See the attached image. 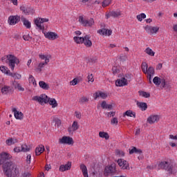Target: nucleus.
<instances>
[{"label":"nucleus","mask_w":177,"mask_h":177,"mask_svg":"<svg viewBox=\"0 0 177 177\" xmlns=\"http://www.w3.org/2000/svg\"><path fill=\"white\" fill-rule=\"evenodd\" d=\"M73 40L76 44H84V37H74Z\"/></svg>","instance_id":"58836bf2"},{"label":"nucleus","mask_w":177,"mask_h":177,"mask_svg":"<svg viewBox=\"0 0 177 177\" xmlns=\"http://www.w3.org/2000/svg\"><path fill=\"white\" fill-rule=\"evenodd\" d=\"M80 125L78 124V122L74 121L71 127H68V131L69 133H73L79 129Z\"/></svg>","instance_id":"a211bd4d"},{"label":"nucleus","mask_w":177,"mask_h":177,"mask_svg":"<svg viewBox=\"0 0 177 177\" xmlns=\"http://www.w3.org/2000/svg\"><path fill=\"white\" fill-rule=\"evenodd\" d=\"M1 91L3 95H7V93H9L12 91V88L9 86H4Z\"/></svg>","instance_id":"c9c22d12"},{"label":"nucleus","mask_w":177,"mask_h":177,"mask_svg":"<svg viewBox=\"0 0 177 177\" xmlns=\"http://www.w3.org/2000/svg\"><path fill=\"white\" fill-rule=\"evenodd\" d=\"M137 106L141 109L142 111H146L147 110V104L145 102H137Z\"/></svg>","instance_id":"cd10ccee"},{"label":"nucleus","mask_w":177,"mask_h":177,"mask_svg":"<svg viewBox=\"0 0 177 177\" xmlns=\"http://www.w3.org/2000/svg\"><path fill=\"white\" fill-rule=\"evenodd\" d=\"M71 169V162H68L66 165H62L59 167V171L61 172H64L65 171H69Z\"/></svg>","instance_id":"412c9836"},{"label":"nucleus","mask_w":177,"mask_h":177,"mask_svg":"<svg viewBox=\"0 0 177 177\" xmlns=\"http://www.w3.org/2000/svg\"><path fill=\"white\" fill-rule=\"evenodd\" d=\"M125 115H127V117H133V118H136V113L131 110H128L126 112H124L123 113V117H125Z\"/></svg>","instance_id":"c85d7f7f"},{"label":"nucleus","mask_w":177,"mask_h":177,"mask_svg":"<svg viewBox=\"0 0 177 177\" xmlns=\"http://www.w3.org/2000/svg\"><path fill=\"white\" fill-rule=\"evenodd\" d=\"M120 62H125L127 59V55H121L119 57Z\"/></svg>","instance_id":"4d7b16f0"},{"label":"nucleus","mask_w":177,"mask_h":177,"mask_svg":"<svg viewBox=\"0 0 177 177\" xmlns=\"http://www.w3.org/2000/svg\"><path fill=\"white\" fill-rule=\"evenodd\" d=\"M102 109H108V110H113V104H108L106 101H103L101 103Z\"/></svg>","instance_id":"f704fd0d"},{"label":"nucleus","mask_w":177,"mask_h":177,"mask_svg":"<svg viewBox=\"0 0 177 177\" xmlns=\"http://www.w3.org/2000/svg\"><path fill=\"white\" fill-rule=\"evenodd\" d=\"M145 30L147 34H149V35H153L156 34V32H158L160 30V27L158 26H150L149 25L146 26L145 28Z\"/></svg>","instance_id":"6e6552de"},{"label":"nucleus","mask_w":177,"mask_h":177,"mask_svg":"<svg viewBox=\"0 0 177 177\" xmlns=\"http://www.w3.org/2000/svg\"><path fill=\"white\" fill-rule=\"evenodd\" d=\"M129 154H142V151H141V149H137V148L136 147H132V149H129Z\"/></svg>","instance_id":"c756f323"},{"label":"nucleus","mask_w":177,"mask_h":177,"mask_svg":"<svg viewBox=\"0 0 177 177\" xmlns=\"http://www.w3.org/2000/svg\"><path fill=\"white\" fill-rule=\"evenodd\" d=\"M7 59L6 60V63H8L10 68L13 71L15 70V64H19L20 61L13 55H6Z\"/></svg>","instance_id":"20e7f679"},{"label":"nucleus","mask_w":177,"mask_h":177,"mask_svg":"<svg viewBox=\"0 0 177 177\" xmlns=\"http://www.w3.org/2000/svg\"><path fill=\"white\" fill-rule=\"evenodd\" d=\"M39 57L41 59V60H45V64H48V63H49V59H50V55L39 54Z\"/></svg>","instance_id":"7c9ffc66"},{"label":"nucleus","mask_w":177,"mask_h":177,"mask_svg":"<svg viewBox=\"0 0 177 177\" xmlns=\"http://www.w3.org/2000/svg\"><path fill=\"white\" fill-rule=\"evenodd\" d=\"M39 86H40V88H41V89H44V91H48L50 88L49 84L44 81H40L39 82Z\"/></svg>","instance_id":"a878e982"},{"label":"nucleus","mask_w":177,"mask_h":177,"mask_svg":"<svg viewBox=\"0 0 177 177\" xmlns=\"http://www.w3.org/2000/svg\"><path fill=\"white\" fill-rule=\"evenodd\" d=\"M158 121H160V116L158 115H151L147 118L149 124H154V122H158Z\"/></svg>","instance_id":"f3484780"},{"label":"nucleus","mask_w":177,"mask_h":177,"mask_svg":"<svg viewBox=\"0 0 177 177\" xmlns=\"http://www.w3.org/2000/svg\"><path fill=\"white\" fill-rule=\"evenodd\" d=\"M19 142L17 138H11L6 140V143L8 146H12V145H15V143H17Z\"/></svg>","instance_id":"2f4dec72"},{"label":"nucleus","mask_w":177,"mask_h":177,"mask_svg":"<svg viewBox=\"0 0 177 177\" xmlns=\"http://www.w3.org/2000/svg\"><path fill=\"white\" fill-rule=\"evenodd\" d=\"M87 78H88V82H93V81H95V79H93V74L88 75Z\"/></svg>","instance_id":"864d4df0"},{"label":"nucleus","mask_w":177,"mask_h":177,"mask_svg":"<svg viewBox=\"0 0 177 177\" xmlns=\"http://www.w3.org/2000/svg\"><path fill=\"white\" fill-rule=\"evenodd\" d=\"M78 84V79L75 78L71 82V84L73 85V86L77 85Z\"/></svg>","instance_id":"13d9d810"},{"label":"nucleus","mask_w":177,"mask_h":177,"mask_svg":"<svg viewBox=\"0 0 177 177\" xmlns=\"http://www.w3.org/2000/svg\"><path fill=\"white\" fill-rule=\"evenodd\" d=\"M116 86H126L128 85L127 80L125 77L118 79L115 82Z\"/></svg>","instance_id":"2eb2a0df"},{"label":"nucleus","mask_w":177,"mask_h":177,"mask_svg":"<svg viewBox=\"0 0 177 177\" xmlns=\"http://www.w3.org/2000/svg\"><path fill=\"white\" fill-rule=\"evenodd\" d=\"M142 71L144 74H147L148 66L146 62H143L141 66Z\"/></svg>","instance_id":"ea45409f"},{"label":"nucleus","mask_w":177,"mask_h":177,"mask_svg":"<svg viewBox=\"0 0 177 177\" xmlns=\"http://www.w3.org/2000/svg\"><path fill=\"white\" fill-rule=\"evenodd\" d=\"M118 164L122 169H126L127 171H129V169H131V167H129V162L122 158L118 160Z\"/></svg>","instance_id":"1a4fd4ad"},{"label":"nucleus","mask_w":177,"mask_h":177,"mask_svg":"<svg viewBox=\"0 0 177 177\" xmlns=\"http://www.w3.org/2000/svg\"><path fill=\"white\" fill-rule=\"evenodd\" d=\"M3 172L7 177H19V167L12 160H6L2 166Z\"/></svg>","instance_id":"f257e3e1"},{"label":"nucleus","mask_w":177,"mask_h":177,"mask_svg":"<svg viewBox=\"0 0 177 177\" xmlns=\"http://www.w3.org/2000/svg\"><path fill=\"white\" fill-rule=\"evenodd\" d=\"M20 10L24 13V15H26V16H28L30 15H34V9L31 8L30 7H26L24 6H21L20 7Z\"/></svg>","instance_id":"4468645a"},{"label":"nucleus","mask_w":177,"mask_h":177,"mask_svg":"<svg viewBox=\"0 0 177 177\" xmlns=\"http://www.w3.org/2000/svg\"><path fill=\"white\" fill-rule=\"evenodd\" d=\"M111 124L112 125H118V119L117 118H113L112 120H111Z\"/></svg>","instance_id":"8fccbe9b"},{"label":"nucleus","mask_w":177,"mask_h":177,"mask_svg":"<svg viewBox=\"0 0 177 177\" xmlns=\"http://www.w3.org/2000/svg\"><path fill=\"white\" fill-rule=\"evenodd\" d=\"M44 37L50 41H55V39H57V38H59V35L55 32H44Z\"/></svg>","instance_id":"ddd939ff"},{"label":"nucleus","mask_w":177,"mask_h":177,"mask_svg":"<svg viewBox=\"0 0 177 177\" xmlns=\"http://www.w3.org/2000/svg\"><path fill=\"white\" fill-rule=\"evenodd\" d=\"M120 16H121V12L120 10L110 11L109 13L106 14L107 19H109V17H114L115 19L120 17Z\"/></svg>","instance_id":"dca6fc26"},{"label":"nucleus","mask_w":177,"mask_h":177,"mask_svg":"<svg viewBox=\"0 0 177 177\" xmlns=\"http://www.w3.org/2000/svg\"><path fill=\"white\" fill-rule=\"evenodd\" d=\"M20 19H21V17L19 15H11L8 17V23L10 26H15V24H17L20 21Z\"/></svg>","instance_id":"f8f14e48"},{"label":"nucleus","mask_w":177,"mask_h":177,"mask_svg":"<svg viewBox=\"0 0 177 177\" xmlns=\"http://www.w3.org/2000/svg\"><path fill=\"white\" fill-rule=\"evenodd\" d=\"M13 85L15 89H18V91L21 92H24V88L21 86V84H20V83L16 82V80L14 81Z\"/></svg>","instance_id":"72a5a7b5"},{"label":"nucleus","mask_w":177,"mask_h":177,"mask_svg":"<svg viewBox=\"0 0 177 177\" xmlns=\"http://www.w3.org/2000/svg\"><path fill=\"white\" fill-rule=\"evenodd\" d=\"M116 154H118V156H124V151H122L117 150Z\"/></svg>","instance_id":"338daca9"},{"label":"nucleus","mask_w":177,"mask_h":177,"mask_svg":"<svg viewBox=\"0 0 177 177\" xmlns=\"http://www.w3.org/2000/svg\"><path fill=\"white\" fill-rule=\"evenodd\" d=\"M89 102V97L82 96L79 99V103L80 104H85V103H88Z\"/></svg>","instance_id":"4c0bfd02"},{"label":"nucleus","mask_w":177,"mask_h":177,"mask_svg":"<svg viewBox=\"0 0 177 177\" xmlns=\"http://www.w3.org/2000/svg\"><path fill=\"white\" fill-rule=\"evenodd\" d=\"M75 114L76 118H78V120H81V112L75 111Z\"/></svg>","instance_id":"e2e57ef3"},{"label":"nucleus","mask_w":177,"mask_h":177,"mask_svg":"<svg viewBox=\"0 0 177 177\" xmlns=\"http://www.w3.org/2000/svg\"><path fill=\"white\" fill-rule=\"evenodd\" d=\"M83 44L86 46V48H91L92 46V41H91V36L86 35L84 37Z\"/></svg>","instance_id":"4be33fe9"},{"label":"nucleus","mask_w":177,"mask_h":177,"mask_svg":"<svg viewBox=\"0 0 177 177\" xmlns=\"http://www.w3.org/2000/svg\"><path fill=\"white\" fill-rule=\"evenodd\" d=\"M10 77H12V78H15V80H20L21 78V75L15 73H10Z\"/></svg>","instance_id":"37998d69"},{"label":"nucleus","mask_w":177,"mask_h":177,"mask_svg":"<svg viewBox=\"0 0 177 177\" xmlns=\"http://www.w3.org/2000/svg\"><path fill=\"white\" fill-rule=\"evenodd\" d=\"M15 153H20L21 151V149H20V147H16L14 148Z\"/></svg>","instance_id":"69168bd1"},{"label":"nucleus","mask_w":177,"mask_h":177,"mask_svg":"<svg viewBox=\"0 0 177 177\" xmlns=\"http://www.w3.org/2000/svg\"><path fill=\"white\" fill-rule=\"evenodd\" d=\"M59 143L61 145H74V140L71 137L64 136L62 138H59Z\"/></svg>","instance_id":"9b49d317"},{"label":"nucleus","mask_w":177,"mask_h":177,"mask_svg":"<svg viewBox=\"0 0 177 177\" xmlns=\"http://www.w3.org/2000/svg\"><path fill=\"white\" fill-rule=\"evenodd\" d=\"M104 171L105 174H108V175H115L117 174L115 163H112L111 165L106 166Z\"/></svg>","instance_id":"0eeeda50"},{"label":"nucleus","mask_w":177,"mask_h":177,"mask_svg":"<svg viewBox=\"0 0 177 177\" xmlns=\"http://www.w3.org/2000/svg\"><path fill=\"white\" fill-rule=\"evenodd\" d=\"M111 3V0H104L102 1V8H106V6H109Z\"/></svg>","instance_id":"09e8293b"},{"label":"nucleus","mask_w":177,"mask_h":177,"mask_svg":"<svg viewBox=\"0 0 177 177\" xmlns=\"http://www.w3.org/2000/svg\"><path fill=\"white\" fill-rule=\"evenodd\" d=\"M162 68V64H158L156 66V70H161Z\"/></svg>","instance_id":"774afa93"},{"label":"nucleus","mask_w":177,"mask_h":177,"mask_svg":"<svg viewBox=\"0 0 177 177\" xmlns=\"http://www.w3.org/2000/svg\"><path fill=\"white\" fill-rule=\"evenodd\" d=\"M160 84L162 86V88H165L166 86H168V84L165 82V79L160 80Z\"/></svg>","instance_id":"6e6d98bb"},{"label":"nucleus","mask_w":177,"mask_h":177,"mask_svg":"<svg viewBox=\"0 0 177 177\" xmlns=\"http://www.w3.org/2000/svg\"><path fill=\"white\" fill-rule=\"evenodd\" d=\"M153 82L154 84H156L157 86L161 85V78L158 77H155L153 80Z\"/></svg>","instance_id":"a19ab883"},{"label":"nucleus","mask_w":177,"mask_h":177,"mask_svg":"<svg viewBox=\"0 0 177 177\" xmlns=\"http://www.w3.org/2000/svg\"><path fill=\"white\" fill-rule=\"evenodd\" d=\"M88 62H90V63H96V62H97V58L96 57L90 58L88 59Z\"/></svg>","instance_id":"0e129e2a"},{"label":"nucleus","mask_w":177,"mask_h":177,"mask_svg":"<svg viewBox=\"0 0 177 177\" xmlns=\"http://www.w3.org/2000/svg\"><path fill=\"white\" fill-rule=\"evenodd\" d=\"M158 169H165V171H167L168 175H172V174H174V166L168 161L160 162L158 165Z\"/></svg>","instance_id":"7ed1b4c3"},{"label":"nucleus","mask_w":177,"mask_h":177,"mask_svg":"<svg viewBox=\"0 0 177 177\" xmlns=\"http://www.w3.org/2000/svg\"><path fill=\"white\" fill-rule=\"evenodd\" d=\"M48 21H49V19L48 18L39 17L35 19V24L37 27V28H39V30H44L45 26L42 25V23H48Z\"/></svg>","instance_id":"39448f33"},{"label":"nucleus","mask_w":177,"mask_h":177,"mask_svg":"<svg viewBox=\"0 0 177 177\" xmlns=\"http://www.w3.org/2000/svg\"><path fill=\"white\" fill-rule=\"evenodd\" d=\"M106 115L109 118L114 117L115 115V111H111L106 113Z\"/></svg>","instance_id":"5fc2aeb1"},{"label":"nucleus","mask_w":177,"mask_h":177,"mask_svg":"<svg viewBox=\"0 0 177 177\" xmlns=\"http://www.w3.org/2000/svg\"><path fill=\"white\" fill-rule=\"evenodd\" d=\"M45 66H48V64H45V62H40L38 65V67H39L40 68H44Z\"/></svg>","instance_id":"680f3d73"},{"label":"nucleus","mask_w":177,"mask_h":177,"mask_svg":"<svg viewBox=\"0 0 177 177\" xmlns=\"http://www.w3.org/2000/svg\"><path fill=\"white\" fill-rule=\"evenodd\" d=\"M21 151H23L24 153H27V151H30V148L27 145H21Z\"/></svg>","instance_id":"a18cd8bd"},{"label":"nucleus","mask_w":177,"mask_h":177,"mask_svg":"<svg viewBox=\"0 0 177 177\" xmlns=\"http://www.w3.org/2000/svg\"><path fill=\"white\" fill-rule=\"evenodd\" d=\"M140 96H142V97H150V93L145 92V91H139Z\"/></svg>","instance_id":"49530a36"},{"label":"nucleus","mask_w":177,"mask_h":177,"mask_svg":"<svg viewBox=\"0 0 177 177\" xmlns=\"http://www.w3.org/2000/svg\"><path fill=\"white\" fill-rule=\"evenodd\" d=\"M145 52L149 56H154V55H156V53H154V51H153V50L149 47L145 49Z\"/></svg>","instance_id":"79ce46f5"},{"label":"nucleus","mask_w":177,"mask_h":177,"mask_svg":"<svg viewBox=\"0 0 177 177\" xmlns=\"http://www.w3.org/2000/svg\"><path fill=\"white\" fill-rule=\"evenodd\" d=\"M147 74L148 75L147 78L149 80V84H151V77H153V75L155 74L154 68L153 66H149L148 68Z\"/></svg>","instance_id":"6ab92c4d"},{"label":"nucleus","mask_w":177,"mask_h":177,"mask_svg":"<svg viewBox=\"0 0 177 177\" xmlns=\"http://www.w3.org/2000/svg\"><path fill=\"white\" fill-rule=\"evenodd\" d=\"M94 100H96L97 97H102V99H106L107 97V94L105 93H103L100 91L95 92L93 94Z\"/></svg>","instance_id":"aec40b11"},{"label":"nucleus","mask_w":177,"mask_h":177,"mask_svg":"<svg viewBox=\"0 0 177 177\" xmlns=\"http://www.w3.org/2000/svg\"><path fill=\"white\" fill-rule=\"evenodd\" d=\"M44 151H45V147L44 145H39L35 149L36 156H41Z\"/></svg>","instance_id":"393cba45"},{"label":"nucleus","mask_w":177,"mask_h":177,"mask_svg":"<svg viewBox=\"0 0 177 177\" xmlns=\"http://www.w3.org/2000/svg\"><path fill=\"white\" fill-rule=\"evenodd\" d=\"M32 100L38 102L40 104H42V103H48L50 106H52L53 109L57 107V102L55 98H49L46 94H41L39 96H35L32 97Z\"/></svg>","instance_id":"f03ea898"},{"label":"nucleus","mask_w":177,"mask_h":177,"mask_svg":"<svg viewBox=\"0 0 177 177\" xmlns=\"http://www.w3.org/2000/svg\"><path fill=\"white\" fill-rule=\"evenodd\" d=\"M143 19H146V14L141 13L137 15V20H138V21H142Z\"/></svg>","instance_id":"c03bdc74"},{"label":"nucleus","mask_w":177,"mask_h":177,"mask_svg":"<svg viewBox=\"0 0 177 177\" xmlns=\"http://www.w3.org/2000/svg\"><path fill=\"white\" fill-rule=\"evenodd\" d=\"M29 82L32 83L33 85H37V82L35 81V78L32 75L29 76Z\"/></svg>","instance_id":"de8ad7c7"},{"label":"nucleus","mask_w":177,"mask_h":177,"mask_svg":"<svg viewBox=\"0 0 177 177\" xmlns=\"http://www.w3.org/2000/svg\"><path fill=\"white\" fill-rule=\"evenodd\" d=\"M80 169L82 172L84 177H88V169L86 166L84 164L80 165Z\"/></svg>","instance_id":"bb28decb"},{"label":"nucleus","mask_w":177,"mask_h":177,"mask_svg":"<svg viewBox=\"0 0 177 177\" xmlns=\"http://www.w3.org/2000/svg\"><path fill=\"white\" fill-rule=\"evenodd\" d=\"M21 21H22L24 26L27 28H31V22L28 21L24 16L21 17Z\"/></svg>","instance_id":"b1692460"},{"label":"nucleus","mask_w":177,"mask_h":177,"mask_svg":"<svg viewBox=\"0 0 177 177\" xmlns=\"http://www.w3.org/2000/svg\"><path fill=\"white\" fill-rule=\"evenodd\" d=\"M99 136H100V138H102V139H106V140H109V139H110V136L109 135V133H107V132L100 131Z\"/></svg>","instance_id":"473e14b6"},{"label":"nucleus","mask_w":177,"mask_h":177,"mask_svg":"<svg viewBox=\"0 0 177 177\" xmlns=\"http://www.w3.org/2000/svg\"><path fill=\"white\" fill-rule=\"evenodd\" d=\"M21 177H31V174L28 171H25L21 174Z\"/></svg>","instance_id":"603ef678"},{"label":"nucleus","mask_w":177,"mask_h":177,"mask_svg":"<svg viewBox=\"0 0 177 177\" xmlns=\"http://www.w3.org/2000/svg\"><path fill=\"white\" fill-rule=\"evenodd\" d=\"M79 21L82 24L84 27H92L95 24V20L93 18H90L89 19H84V17H79Z\"/></svg>","instance_id":"423d86ee"},{"label":"nucleus","mask_w":177,"mask_h":177,"mask_svg":"<svg viewBox=\"0 0 177 177\" xmlns=\"http://www.w3.org/2000/svg\"><path fill=\"white\" fill-rule=\"evenodd\" d=\"M112 71L113 74H117V73H119L120 70L118 68H117V67L113 66L112 68Z\"/></svg>","instance_id":"052dcab7"},{"label":"nucleus","mask_w":177,"mask_h":177,"mask_svg":"<svg viewBox=\"0 0 177 177\" xmlns=\"http://www.w3.org/2000/svg\"><path fill=\"white\" fill-rule=\"evenodd\" d=\"M12 112L14 113L15 118L17 120H23V113L18 111L16 108L12 109Z\"/></svg>","instance_id":"5701e85b"},{"label":"nucleus","mask_w":177,"mask_h":177,"mask_svg":"<svg viewBox=\"0 0 177 177\" xmlns=\"http://www.w3.org/2000/svg\"><path fill=\"white\" fill-rule=\"evenodd\" d=\"M0 70L4 74H6L7 75H10V74H11L10 71L8 68V67H6L5 66H0Z\"/></svg>","instance_id":"e433bc0d"},{"label":"nucleus","mask_w":177,"mask_h":177,"mask_svg":"<svg viewBox=\"0 0 177 177\" xmlns=\"http://www.w3.org/2000/svg\"><path fill=\"white\" fill-rule=\"evenodd\" d=\"M101 27H102V28L97 30L100 35H106V37H110V35L113 34V31L111 30L104 28V27H106L104 24H102Z\"/></svg>","instance_id":"9d476101"},{"label":"nucleus","mask_w":177,"mask_h":177,"mask_svg":"<svg viewBox=\"0 0 177 177\" xmlns=\"http://www.w3.org/2000/svg\"><path fill=\"white\" fill-rule=\"evenodd\" d=\"M26 162H27V164H31V155L30 154L27 156Z\"/></svg>","instance_id":"bf43d9fd"},{"label":"nucleus","mask_w":177,"mask_h":177,"mask_svg":"<svg viewBox=\"0 0 177 177\" xmlns=\"http://www.w3.org/2000/svg\"><path fill=\"white\" fill-rule=\"evenodd\" d=\"M23 39H24V41H31V39H32L30 35H24L23 36Z\"/></svg>","instance_id":"3c124183"}]
</instances>
